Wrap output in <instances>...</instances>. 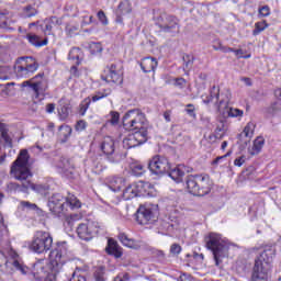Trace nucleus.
I'll return each mask as SVG.
<instances>
[{
    "label": "nucleus",
    "instance_id": "1",
    "mask_svg": "<svg viewBox=\"0 0 281 281\" xmlns=\"http://www.w3.org/2000/svg\"><path fill=\"white\" fill-rule=\"evenodd\" d=\"M30 164V154L27 149H22L18 156V158L12 162L10 175L16 181H20V184L16 182H9L7 184V190L9 192H27L30 190V179H32L33 175L27 167Z\"/></svg>",
    "mask_w": 281,
    "mask_h": 281
},
{
    "label": "nucleus",
    "instance_id": "2",
    "mask_svg": "<svg viewBox=\"0 0 281 281\" xmlns=\"http://www.w3.org/2000/svg\"><path fill=\"white\" fill-rule=\"evenodd\" d=\"M67 207H70V210H79V207H81L80 200L76 198V195L65 198V195L60 193H54L48 199V210L55 216H60Z\"/></svg>",
    "mask_w": 281,
    "mask_h": 281
},
{
    "label": "nucleus",
    "instance_id": "3",
    "mask_svg": "<svg viewBox=\"0 0 281 281\" xmlns=\"http://www.w3.org/2000/svg\"><path fill=\"white\" fill-rule=\"evenodd\" d=\"M187 190L190 194H193V196H205V194H210V192H212V181L210 180V176H188Z\"/></svg>",
    "mask_w": 281,
    "mask_h": 281
},
{
    "label": "nucleus",
    "instance_id": "4",
    "mask_svg": "<svg viewBox=\"0 0 281 281\" xmlns=\"http://www.w3.org/2000/svg\"><path fill=\"white\" fill-rule=\"evenodd\" d=\"M206 247L212 251L216 267L223 262V258H227L229 247H227L225 240L221 238V235L211 233L206 240Z\"/></svg>",
    "mask_w": 281,
    "mask_h": 281
},
{
    "label": "nucleus",
    "instance_id": "5",
    "mask_svg": "<svg viewBox=\"0 0 281 281\" xmlns=\"http://www.w3.org/2000/svg\"><path fill=\"white\" fill-rule=\"evenodd\" d=\"M123 126L127 131H136V133H142L146 131L148 126L146 121V114H144L140 110H130L123 116Z\"/></svg>",
    "mask_w": 281,
    "mask_h": 281
},
{
    "label": "nucleus",
    "instance_id": "6",
    "mask_svg": "<svg viewBox=\"0 0 281 281\" xmlns=\"http://www.w3.org/2000/svg\"><path fill=\"white\" fill-rule=\"evenodd\" d=\"M52 245H54L52 235L45 231H37L30 245V250L35 254H45L52 249Z\"/></svg>",
    "mask_w": 281,
    "mask_h": 281
},
{
    "label": "nucleus",
    "instance_id": "7",
    "mask_svg": "<svg viewBox=\"0 0 281 281\" xmlns=\"http://www.w3.org/2000/svg\"><path fill=\"white\" fill-rule=\"evenodd\" d=\"M159 218V207L157 204L140 205L136 212L138 225H153Z\"/></svg>",
    "mask_w": 281,
    "mask_h": 281
},
{
    "label": "nucleus",
    "instance_id": "8",
    "mask_svg": "<svg viewBox=\"0 0 281 281\" xmlns=\"http://www.w3.org/2000/svg\"><path fill=\"white\" fill-rule=\"evenodd\" d=\"M232 98V92L227 91L226 97L221 99V88L213 86L209 93L201 95L203 104L210 105L214 104L216 111L221 112V106L223 104H228Z\"/></svg>",
    "mask_w": 281,
    "mask_h": 281
},
{
    "label": "nucleus",
    "instance_id": "9",
    "mask_svg": "<svg viewBox=\"0 0 281 281\" xmlns=\"http://www.w3.org/2000/svg\"><path fill=\"white\" fill-rule=\"evenodd\" d=\"M49 258L52 273L56 278V276L63 271V267H65L67 260H69V257H67V248L65 246H57L50 251Z\"/></svg>",
    "mask_w": 281,
    "mask_h": 281
},
{
    "label": "nucleus",
    "instance_id": "10",
    "mask_svg": "<svg viewBox=\"0 0 281 281\" xmlns=\"http://www.w3.org/2000/svg\"><path fill=\"white\" fill-rule=\"evenodd\" d=\"M38 69V63L33 57H21L15 66L14 74L16 78H30Z\"/></svg>",
    "mask_w": 281,
    "mask_h": 281
},
{
    "label": "nucleus",
    "instance_id": "11",
    "mask_svg": "<svg viewBox=\"0 0 281 281\" xmlns=\"http://www.w3.org/2000/svg\"><path fill=\"white\" fill-rule=\"evenodd\" d=\"M149 188L150 183L148 182H134L123 190V199L125 201H131V199H135L136 196H146V194H148Z\"/></svg>",
    "mask_w": 281,
    "mask_h": 281
},
{
    "label": "nucleus",
    "instance_id": "12",
    "mask_svg": "<svg viewBox=\"0 0 281 281\" xmlns=\"http://www.w3.org/2000/svg\"><path fill=\"white\" fill-rule=\"evenodd\" d=\"M43 76V74H38L30 80L22 82L21 87H29V89L35 93V98H41L47 89V82Z\"/></svg>",
    "mask_w": 281,
    "mask_h": 281
},
{
    "label": "nucleus",
    "instance_id": "13",
    "mask_svg": "<svg viewBox=\"0 0 281 281\" xmlns=\"http://www.w3.org/2000/svg\"><path fill=\"white\" fill-rule=\"evenodd\" d=\"M100 234V225L97 222H88L87 224H79L77 227V235L81 240H91L94 236Z\"/></svg>",
    "mask_w": 281,
    "mask_h": 281
},
{
    "label": "nucleus",
    "instance_id": "14",
    "mask_svg": "<svg viewBox=\"0 0 281 281\" xmlns=\"http://www.w3.org/2000/svg\"><path fill=\"white\" fill-rule=\"evenodd\" d=\"M157 25L161 32L169 34H177L179 32V21L172 15L161 14L158 18Z\"/></svg>",
    "mask_w": 281,
    "mask_h": 281
},
{
    "label": "nucleus",
    "instance_id": "15",
    "mask_svg": "<svg viewBox=\"0 0 281 281\" xmlns=\"http://www.w3.org/2000/svg\"><path fill=\"white\" fill-rule=\"evenodd\" d=\"M148 168L153 175H166L170 172V161L166 157L155 156L149 161Z\"/></svg>",
    "mask_w": 281,
    "mask_h": 281
},
{
    "label": "nucleus",
    "instance_id": "16",
    "mask_svg": "<svg viewBox=\"0 0 281 281\" xmlns=\"http://www.w3.org/2000/svg\"><path fill=\"white\" fill-rule=\"evenodd\" d=\"M148 139V131L135 132L134 134L127 135L123 139V148L126 150L131 148H136V146H142V144H146Z\"/></svg>",
    "mask_w": 281,
    "mask_h": 281
},
{
    "label": "nucleus",
    "instance_id": "17",
    "mask_svg": "<svg viewBox=\"0 0 281 281\" xmlns=\"http://www.w3.org/2000/svg\"><path fill=\"white\" fill-rule=\"evenodd\" d=\"M108 75L102 76V80L105 82H113L114 85H122V64H111L108 66Z\"/></svg>",
    "mask_w": 281,
    "mask_h": 281
},
{
    "label": "nucleus",
    "instance_id": "18",
    "mask_svg": "<svg viewBox=\"0 0 281 281\" xmlns=\"http://www.w3.org/2000/svg\"><path fill=\"white\" fill-rule=\"evenodd\" d=\"M270 270L271 268L267 265H262L260 261H255L250 281H269Z\"/></svg>",
    "mask_w": 281,
    "mask_h": 281
},
{
    "label": "nucleus",
    "instance_id": "19",
    "mask_svg": "<svg viewBox=\"0 0 281 281\" xmlns=\"http://www.w3.org/2000/svg\"><path fill=\"white\" fill-rule=\"evenodd\" d=\"M0 260H2L0 261V269L1 267H5V269H8V267L12 265V267H14V269L20 271L22 276H27V273L30 272V268H27V266H23V263L19 262V260L16 259L8 260V258H5V255H3V252L1 251H0Z\"/></svg>",
    "mask_w": 281,
    "mask_h": 281
},
{
    "label": "nucleus",
    "instance_id": "20",
    "mask_svg": "<svg viewBox=\"0 0 281 281\" xmlns=\"http://www.w3.org/2000/svg\"><path fill=\"white\" fill-rule=\"evenodd\" d=\"M273 258H276V247L266 246L260 255L256 258L255 262L260 261L262 265H267L271 268V262H273Z\"/></svg>",
    "mask_w": 281,
    "mask_h": 281
},
{
    "label": "nucleus",
    "instance_id": "21",
    "mask_svg": "<svg viewBox=\"0 0 281 281\" xmlns=\"http://www.w3.org/2000/svg\"><path fill=\"white\" fill-rule=\"evenodd\" d=\"M186 172H192V169L190 167H186V165H179L173 169H169L167 173H169V177L177 181V183H181L183 181V177H186Z\"/></svg>",
    "mask_w": 281,
    "mask_h": 281
},
{
    "label": "nucleus",
    "instance_id": "22",
    "mask_svg": "<svg viewBox=\"0 0 281 281\" xmlns=\"http://www.w3.org/2000/svg\"><path fill=\"white\" fill-rule=\"evenodd\" d=\"M106 183L112 192H120L126 186V179L117 176H110L106 178Z\"/></svg>",
    "mask_w": 281,
    "mask_h": 281
},
{
    "label": "nucleus",
    "instance_id": "23",
    "mask_svg": "<svg viewBox=\"0 0 281 281\" xmlns=\"http://www.w3.org/2000/svg\"><path fill=\"white\" fill-rule=\"evenodd\" d=\"M119 240L124 245V247H128L130 249H140L142 241L130 238L128 235L124 233L119 234Z\"/></svg>",
    "mask_w": 281,
    "mask_h": 281
},
{
    "label": "nucleus",
    "instance_id": "24",
    "mask_svg": "<svg viewBox=\"0 0 281 281\" xmlns=\"http://www.w3.org/2000/svg\"><path fill=\"white\" fill-rule=\"evenodd\" d=\"M101 150L104 155H113L115 153V139L111 136H105L101 143Z\"/></svg>",
    "mask_w": 281,
    "mask_h": 281
},
{
    "label": "nucleus",
    "instance_id": "25",
    "mask_svg": "<svg viewBox=\"0 0 281 281\" xmlns=\"http://www.w3.org/2000/svg\"><path fill=\"white\" fill-rule=\"evenodd\" d=\"M140 69L144 74H150V71H155L157 69V59L153 57H145L140 61Z\"/></svg>",
    "mask_w": 281,
    "mask_h": 281
},
{
    "label": "nucleus",
    "instance_id": "26",
    "mask_svg": "<svg viewBox=\"0 0 281 281\" xmlns=\"http://www.w3.org/2000/svg\"><path fill=\"white\" fill-rule=\"evenodd\" d=\"M105 250L109 256H114V258H122V250L120 249L117 241L112 238L108 240V247Z\"/></svg>",
    "mask_w": 281,
    "mask_h": 281
},
{
    "label": "nucleus",
    "instance_id": "27",
    "mask_svg": "<svg viewBox=\"0 0 281 281\" xmlns=\"http://www.w3.org/2000/svg\"><path fill=\"white\" fill-rule=\"evenodd\" d=\"M265 146V138L263 137H257L254 140V145L251 147L248 148V153L249 155H251V157L259 155V153L262 150V147Z\"/></svg>",
    "mask_w": 281,
    "mask_h": 281
},
{
    "label": "nucleus",
    "instance_id": "28",
    "mask_svg": "<svg viewBox=\"0 0 281 281\" xmlns=\"http://www.w3.org/2000/svg\"><path fill=\"white\" fill-rule=\"evenodd\" d=\"M26 40L34 47H45V45H47V38H44L43 41H41V37L36 34L29 33L26 35Z\"/></svg>",
    "mask_w": 281,
    "mask_h": 281
},
{
    "label": "nucleus",
    "instance_id": "29",
    "mask_svg": "<svg viewBox=\"0 0 281 281\" xmlns=\"http://www.w3.org/2000/svg\"><path fill=\"white\" fill-rule=\"evenodd\" d=\"M254 131H256V124L252 122H249L244 131L239 134V139H243V137H246L249 142L254 137Z\"/></svg>",
    "mask_w": 281,
    "mask_h": 281
},
{
    "label": "nucleus",
    "instance_id": "30",
    "mask_svg": "<svg viewBox=\"0 0 281 281\" xmlns=\"http://www.w3.org/2000/svg\"><path fill=\"white\" fill-rule=\"evenodd\" d=\"M8 125L5 123H0V133L1 137L5 143V146L9 148H12V137H10V134H8Z\"/></svg>",
    "mask_w": 281,
    "mask_h": 281
},
{
    "label": "nucleus",
    "instance_id": "31",
    "mask_svg": "<svg viewBox=\"0 0 281 281\" xmlns=\"http://www.w3.org/2000/svg\"><path fill=\"white\" fill-rule=\"evenodd\" d=\"M36 14H38V10H36L32 4H29L22 9V16L24 19H32V16H36Z\"/></svg>",
    "mask_w": 281,
    "mask_h": 281
},
{
    "label": "nucleus",
    "instance_id": "32",
    "mask_svg": "<svg viewBox=\"0 0 281 281\" xmlns=\"http://www.w3.org/2000/svg\"><path fill=\"white\" fill-rule=\"evenodd\" d=\"M109 95H111V88L97 91L90 100H92V102H98L103 100V98H109Z\"/></svg>",
    "mask_w": 281,
    "mask_h": 281
},
{
    "label": "nucleus",
    "instance_id": "33",
    "mask_svg": "<svg viewBox=\"0 0 281 281\" xmlns=\"http://www.w3.org/2000/svg\"><path fill=\"white\" fill-rule=\"evenodd\" d=\"M29 190H33L34 192H37L38 194H45V192H47V190H49V186L34 184V183H32V179H30Z\"/></svg>",
    "mask_w": 281,
    "mask_h": 281
},
{
    "label": "nucleus",
    "instance_id": "34",
    "mask_svg": "<svg viewBox=\"0 0 281 281\" xmlns=\"http://www.w3.org/2000/svg\"><path fill=\"white\" fill-rule=\"evenodd\" d=\"M119 10L121 14H131L133 12V7L131 5V1L122 0L119 4Z\"/></svg>",
    "mask_w": 281,
    "mask_h": 281
},
{
    "label": "nucleus",
    "instance_id": "35",
    "mask_svg": "<svg viewBox=\"0 0 281 281\" xmlns=\"http://www.w3.org/2000/svg\"><path fill=\"white\" fill-rule=\"evenodd\" d=\"M183 60V69L187 71H190L192 69V66L194 65V55H183L182 57Z\"/></svg>",
    "mask_w": 281,
    "mask_h": 281
},
{
    "label": "nucleus",
    "instance_id": "36",
    "mask_svg": "<svg viewBox=\"0 0 281 281\" xmlns=\"http://www.w3.org/2000/svg\"><path fill=\"white\" fill-rule=\"evenodd\" d=\"M71 126L69 125H61L59 127V135L61 137V142H67L69 137H71Z\"/></svg>",
    "mask_w": 281,
    "mask_h": 281
},
{
    "label": "nucleus",
    "instance_id": "37",
    "mask_svg": "<svg viewBox=\"0 0 281 281\" xmlns=\"http://www.w3.org/2000/svg\"><path fill=\"white\" fill-rule=\"evenodd\" d=\"M12 68L10 66H0V80H10Z\"/></svg>",
    "mask_w": 281,
    "mask_h": 281
},
{
    "label": "nucleus",
    "instance_id": "38",
    "mask_svg": "<svg viewBox=\"0 0 281 281\" xmlns=\"http://www.w3.org/2000/svg\"><path fill=\"white\" fill-rule=\"evenodd\" d=\"M227 115L224 114V117H243V110L236 108H226Z\"/></svg>",
    "mask_w": 281,
    "mask_h": 281
},
{
    "label": "nucleus",
    "instance_id": "39",
    "mask_svg": "<svg viewBox=\"0 0 281 281\" xmlns=\"http://www.w3.org/2000/svg\"><path fill=\"white\" fill-rule=\"evenodd\" d=\"M41 27L45 36H50L54 24L52 23V20H45L44 23L41 25Z\"/></svg>",
    "mask_w": 281,
    "mask_h": 281
},
{
    "label": "nucleus",
    "instance_id": "40",
    "mask_svg": "<svg viewBox=\"0 0 281 281\" xmlns=\"http://www.w3.org/2000/svg\"><path fill=\"white\" fill-rule=\"evenodd\" d=\"M80 56H82V50L78 47H74L70 49L68 54V59L69 60H80Z\"/></svg>",
    "mask_w": 281,
    "mask_h": 281
},
{
    "label": "nucleus",
    "instance_id": "41",
    "mask_svg": "<svg viewBox=\"0 0 281 281\" xmlns=\"http://www.w3.org/2000/svg\"><path fill=\"white\" fill-rule=\"evenodd\" d=\"M69 281H87L85 276H82V269L76 268Z\"/></svg>",
    "mask_w": 281,
    "mask_h": 281
},
{
    "label": "nucleus",
    "instance_id": "42",
    "mask_svg": "<svg viewBox=\"0 0 281 281\" xmlns=\"http://www.w3.org/2000/svg\"><path fill=\"white\" fill-rule=\"evenodd\" d=\"M89 106H91V98L88 97L80 103V115H85L89 110Z\"/></svg>",
    "mask_w": 281,
    "mask_h": 281
},
{
    "label": "nucleus",
    "instance_id": "43",
    "mask_svg": "<svg viewBox=\"0 0 281 281\" xmlns=\"http://www.w3.org/2000/svg\"><path fill=\"white\" fill-rule=\"evenodd\" d=\"M267 27V22H257L255 24V30L252 31L254 36H258V34H260V32H265Z\"/></svg>",
    "mask_w": 281,
    "mask_h": 281
},
{
    "label": "nucleus",
    "instance_id": "44",
    "mask_svg": "<svg viewBox=\"0 0 281 281\" xmlns=\"http://www.w3.org/2000/svg\"><path fill=\"white\" fill-rule=\"evenodd\" d=\"M92 168L95 175H100V172H102L106 167L104 166V164H102V159L100 160L97 159L93 161Z\"/></svg>",
    "mask_w": 281,
    "mask_h": 281
},
{
    "label": "nucleus",
    "instance_id": "45",
    "mask_svg": "<svg viewBox=\"0 0 281 281\" xmlns=\"http://www.w3.org/2000/svg\"><path fill=\"white\" fill-rule=\"evenodd\" d=\"M132 172L135 177H142V175H144L145 170H144V166L136 164L132 166Z\"/></svg>",
    "mask_w": 281,
    "mask_h": 281
},
{
    "label": "nucleus",
    "instance_id": "46",
    "mask_svg": "<svg viewBox=\"0 0 281 281\" xmlns=\"http://www.w3.org/2000/svg\"><path fill=\"white\" fill-rule=\"evenodd\" d=\"M213 49H215V52H223L224 54H227V52H234V48L224 46L221 42H218L217 45H213Z\"/></svg>",
    "mask_w": 281,
    "mask_h": 281
},
{
    "label": "nucleus",
    "instance_id": "47",
    "mask_svg": "<svg viewBox=\"0 0 281 281\" xmlns=\"http://www.w3.org/2000/svg\"><path fill=\"white\" fill-rule=\"evenodd\" d=\"M223 135H225V124L220 123L216 128H215V137L217 139H221V137H223Z\"/></svg>",
    "mask_w": 281,
    "mask_h": 281
},
{
    "label": "nucleus",
    "instance_id": "48",
    "mask_svg": "<svg viewBox=\"0 0 281 281\" xmlns=\"http://www.w3.org/2000/svg\"><path fill=\"white\" fill-rule=\"evenodd\" d=\"M91 54H102V44L100 43H91L90 44Z\"/></svg>",
    "mask_w": 281,
    "mask_h": 281
},
{
    "label": "nucleus",
    "instance_id": "49",
    "mask_svg": "<svg viewBox=\"0 0 281 281\" xmlns=\"http://www.w3.org/2000/svg\"><path fill=\"white\" fill-rule=\"evenodd\" d=\"M95 281H104V268H99L94 272Z\"/></svg>",
    "mask_w": 281,
    "mask_h": 281
},
{
    "label": "nucleus",
    "instance_id": "50",
    "mask_svg": "<svg viewBox=\"0 0 281 281\" xmlns=\"http://www.w3.org/2000/svg\"><path fill=\"white\" fill-rule=\"evenodd\" d=\"M97 16L102 25H109V19H106V14L104 13V11H99Z\"/></svg>",
    "mask_w": 281,
    "mask_h": 281
},
{
    "label": "nucleus",
    "instance_id": "51",
    "mask_svg": "<svg viewBox=\"0 0 281 281\" xmlns=\"http://www.w3.org/2000/svg\"><path fill=\"white\" fill-rule=\"evenodd\" d=\"M170 254H172V256H179V254H181V245L172 244L170 247Z\"/></svg>",
    "mask_w": 281,
    "mask_h": 281
},
{
    "label": "nucleus",
    "instance_id": "52",
    "mask_svg": "<svg viewBox=\"0 0 281 281\" xmlns=\"http://www.w3.org/2000/svg\"><path fill=\"white\" fill-rule=\"evenodd\" d=\"M122 159H124V155L122 154H114V156L109 157V161H111V164H120Z\"/></svg>",
    "mask_w": 281,
    "mask_h": 281
},
{
    "label": "nucleus",
    "instance_id": "53",
    "mask_svg": "<svg viewBox=\"0 0 281 281\" xmlns=\"http://www.w3.org/2000/svg\"><path fill=\"white\" fill-rule=\"evenodd\" d=\"M260 16H269L271 14V11L269 9V5H263L259 9Z\"/></svg>",
    "mask_w": 281,
    "mask_h": 281
},
{
    "label": "nucleus",
    "instance_id": "54",
    "mask_svg": "<svg viewBox=\"0 0 281 281\" xmlns=\"http://www.w3.org/2000/svg\"><path fill=\"white\" fill-rule=\"evenodd\" d=\"M59 116L60 120H67V117L69 116V109H67V106H63L59 111Z\"/></svg>",
    "mask_w": 281,
    "mask_h": 281
},
{
    "label": "nucleus",
    "instance_id": "55",
    "mask_svg": "<svg viewBox=\"0 0 281 281\" xmlns=\"http://www.w3.org/2000/svg\"><path fill=\"white\" fill-rule=\"evenodd\" d=\"M111 124H117L120 122V113L117 112H111Z\"/></svg>",
    "mask_w": 281,
    "mask_h": 281
},
{
    "label": "nucleus",
    "instance_id": "56",
    "mask_svg": "<svg viewBox=\"0 0 281 281\" xmlns=\"http://www.w3.org/2000/svg\"><path fill=\"white\" fill-rule=\"evenodd\" d=\"M22 207H26L27 210H36V204L30 203L27 201L21 202Z\"/></svg>",
    "mask_w": 281,
    "mask_h": 281
},
{
    "label": "nucleus",
    "instance_id": "57",
    "mask_svg": "<svg viewBox=\"0 0 281 281\" xmlns=\"http://www.w3.org/2000/svg\"><path fill=\"white\" fill-rule=\"evenodd\" d=\"M229 155H232V151H228L226 155L224 156H218L216 159L213 160V166H218V161H221V159H225L226 157H229Z\"/></svg>",
    "mask_w": 281,
    "mask_h": 281
},
{
    "label": "nucleus",
    "instance_id": "58",
    "mask_svg": "<svg viewBox=\"0 0 281 281\" xmlns=\"http://www.w3.org/2000/svg\"><path fill=\"white\" fill-rule=\"evenodd\" d=\"M175 85H176V87H180V89H183V87H186V79L178 78V79H176Z\"/></svg>",
    "mask_w": 281,
    "mask_h": 281
},
{
    "label": "nucleus",
    "instance_id": "59",
    "mask_svg": "<svg viewBox=\"0 0 281 281\" xmlns=\"http://www.w3.org/2000/svg\"><path fill=\"white\" fill-rule=\"evenodd\" d=\"M178 281H192V276L188 273H182L179 278Z\"/></svg>",
    "mask_w": 281,
    "mask_h": 281
},
{
    "label": "nucleus",
    "instance_id": "60",
    "mask_svg": "<svg viewBox=\"0 0 281 281\" xmlns=\"http://www.w3.org/2000/svg\"><path fill=\"white\" fill-rule=\"evenodd\" d=\"M243 164H245V157H238L234 160V165L237 166L238 168H240V166H243Z\"/></svg>",
    "mask_w": 281,
    "mask_h": 281
},
{
    "label": "nucleus",
    "instance_id": "61",
    "mask_svg": "<svg viewBox=\"0 0 281 281\" xmlns=\"http://www.w3.org/2000/svg\"><path fill=\"white\" fill-rule=\"evenodd\" d=\"M76 128H77L78 131H85V128H87V122H85V121H79V122L77 123V125H76Z\"/></svg>",
    "mask_w": 281,
    "mask_h": 281
},
{
    "label": "nucleus",
    "instance_id": "62",
    "mask_svg": "<svg viewBox=\"0 0 281 281\" xmlns=\"http://www.w3.org/2000/svg\"><path fill=\"white\" fill-rule=\"evenodd\" d=\"M49 20H50V23H53V25H63V20L61 19L53 16Z\"/></svg>",
    "mask_w": 281,
    "mask_h": 281
},
{
    "label": "nucleus",
    "instance_id": "63",
    "mask_svg": "<svg viewBox=\"0 0 281 281\" xmlns=\"http://www.w3.org/2000/svg\"><path fill=\"white\" fill-rule=\"evenodd\" d=\"M55 109H56V104H54V103H48V104L46 105V113H52L53 111H55Z\"/></svg>",
    "mask_w": 281,
    "mask_h": 281
},
{
    "label": "nucleus",
    "instance_id": "64",
    "mask_svg": "<svg viewBox=\"0 0 281 281\" xmlns=\"http://www.w3.org/2000/svg\"><path fill=\"white\" fill-rule=\"evenodd\" d=\"M74 221H80V215H78V214L70 215L68 223L71 224V223H74Z\"/></svg>",
    "mask_w": 281,
    "mask_h": 281
}]
</instances>
